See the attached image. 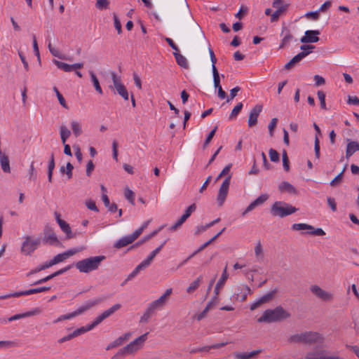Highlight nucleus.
I'll return each mask as SVG.
<instances>
[{
  "mask_svg": "<svg viewBox=\"0 0 359 359\" xmlns=\"http://www.w3.org/2000/svg\"><path fill=\"white\" fill-rule=\"evenodd\" d=\"M53 90L55 91V94H56V96L58 99V101L60 102V104L65 109H68V106L66 103V101L64 98V97L62 96V95L60 93V91L58 90V89L56 88V87H53Z\"/></svg>",
  "mask_w": 359,
  "mask_h": 359,
  "instance_id": "nucleus-51",
  "label": "nucleus"
},
{
  "mask_svg": "<svg viewBox=\"0 0 359 359\" xmlns=\"http://www.w3.org/2000/svg\"><path fill=\"white\" fill-rule=\"evenodd\" d=\"M50 289V287L43 286V287H37V288L29 289V290H25V291H21V294H22V296L29 295V294H36V293H39V292H46V291H48Z\"/></svg>",
  "mask_w": 359,
  "mask_h": 359,
  "instance_id": "nucleus-32",
  "label": "nucleus"
},
{
  "mask_svg": "<svg viewBox=\"0 0 359 359\" xmlns=\"http://www.w3.org/2000/svg\"><path fill=\"white\" fill-rule=\"evenodd\" d=\"M320 34L319 30H307L305 32V35L300 39L302 43H316L319 41L318 36Z\"/></svg>",
  "mask_w": 359,
  "mask_h": 359,
  "instance_id": "nucleus-17",
  "label": "nucleus"
},
{
  "mask_svg": "<svg viewBox=\"0 0 359 359\" xmlns=\"http://www.w3.org/2000/svg\"><path fill=\"white\" fill-rule=\"evenodd\" d=\"M72 267V265H68L53 273H51L50 275L45 277V278H43L40 280H38L37 281L33 283L32 284V285H39V284H42V283H46L47 281L51 280L52 278L57 276H60L65 272H67V271H69L71 268Z\"/></svg>",
  "mask_w": 359,
  "mask_h": 359,
  "instance_id": "nucleus-20",
  "label": "nucleus"
},
{
  "mask_svg": "<svg viewBox=\"0 0 359 359\" xmlns=\"http://www.w3.org/2000/svg\"><path fill=\"white\" fill-rule=\"evenodd\" d=\"M73 169H74L73 165L70 162H68L66 165V167H65V166L60 167V171L62 174H66L68 179H71L72 177V175H73V173H72Z\"/></svg>",
  "mask_w": 359,
  "mask_h": 359,
  "instance_id": "nucleus-36",
  "label": "nucleus"
},
{
  "mask_svg": "<svg viewBox=\"0 0 359 359\" xmlns=\"http://www.w3.org/2000/svg\"><path fill=\"white\" fill-rule=\"evenodd\" d=\"M231 166H232V164L231 163H229L227 165H226L223 170L221 171V172L217 175V177H216L215 179V182H217L219 179H221L222 177L225 176L226 175H227L231 168Z\"/></svg>",
  "mask_w": 359,
  "mask_h": 359,
  "instance_id": "nucleus-58",
  "label": "nucleus"
},
{
  "mask_svg": "<svg viewBox=\"0 0 359 359\" xmlns=\"http://www.w3.org/2000/svg\"><path fill=\"white\" fill-rule=\"evenodd\" d=\"M173 55L178 65L183 68L189 67L187 60L184 56L179 53V52H174Z\"/></svg>",
  "mask_w": 359,
  "mask_h": 359,
  "instance_id": "nucleus-30",
  "label": "nucleus"
},
{
  "mask_svg": "<svg viewBox=\"0 0 359 359\" xmlns=\"http://www.w3.org/2000/svg\"><path fill=\"white\" fill-rule=\"evenodd\" d=\"M297 209L283 201H276L271 206V213L273 216L284 217L297 212Z\"/></svg>",
  "mask_w": 359,
  "mask_h": 359,
  "instance_id": "nucleus-6",
  "label": "nucleus"
},
{
  "mask_svg": "<svg viewBox=\"0 0 359 359\" xmlns=\"http://www.w3.org/2000/svg\"><path fill=\"white\" fill-rule=\"evenodd\" d=\"M262 352L261 349H257L251 352H233V355L236 359H252Z\"/></svg>",
  "mask_w": 359,
  "mask_h": 359,
  "instance_id": "nucleus-22",
  "label": "nucleus"
},
{
  "mask_svg": "<svg viewBox=\"0 0 359 359\" xmlns=\"http://www.w3.org/2000/svg\"><path fill=\"white\" fill-rule=\"evenodd\" d=\"M219 302V294H216L214 293L213 297L212 299L208 302L206 307H208V309L210 310L214 306H215Z\"/></svg>",
  "mask_w": 359,
  "mask_h": 359,
  "instance_id": "nucleus-56",
  "label": "nucleus"
},
{
  "mask_svg": "<svg viewBox=\"0 0 359 359\" xmlns=\"http://www.w3.org/2000/svg\"><path fill=\"white\" fill-rule=\"evenodd\" d=\"M345 170V168L341 170V172L340 173H339L330 183V186L332 187H334L336 186L337 184L340 183L341 180H342V177H343V175H344V172Z\"/></svg>",
  "mask_w": 359,
  "mask_h": 359,
  "instance_id": "nucleus-60",
  "label": "nucleus"
},
{
  "mask_svg": "<svg viewBox=\"0 0 359 359\" xmlns=\"http://www.w3.org/2000/svg\"><path fill=\"white\" fill-rule=\"evenodd\" d=\"M0 163L1 169L4 172H11L10 163L8 156L4 155L0 157Z\"/></svg>",
  "mask_w": 359,
  "mask_h": 359,
  "instance_id": "nucleus-34",
  "label": "nucleus"
},
{
  "mask_svg": "<svg viewBox=\"0 0 359 359\" xmlns=\"http://www.w3.org/2000/svg\"><path fill=\"white\" fill-rule=\"evenodd\" d=\"M71 126L73 133L76 137L80 136L82 134L81 126L78 121H72L71 122Z\"/></svg>",
  "mask_w": 359,
  "mask_h": 359,
  "instance_id": "nucleus-42",
  "label": "nucleus"
},
{
  "mask_svg": "<svg viewBox=\"0 0 359 359\" xmlns=\"http://www.w3.org/2000/svg\"><path fill=\"white\" fill-rule=\"evenodd\" d=\"M53 62L57 66L58 69H62L65 72H70L72 71V65H69L55 59L53 60Z\"/></svg>",
  "mask_w": 359,
  "mask_h": 359,
  "instance_id": "nucleus-40",
  "label": "nucleus"
},
{
  "mask_svg": "<svg viewBox=\"0 0 359 359\" xmlns=\"http://www.w3.org/2000/svg\"><path fill=\"white\" fill-rule=\"evenodd\" d=\"M89 73H90L91 81L93 82V84L94 86V88H95V90L99 94L102 95V93H103L102 89V88H101V86L100 85V82H99L98 79L97 78L96 75L92 71H90Z\"/></svg>",
  "mask_w": 359,
  "mask_h": 359,
  "instance_id": "nucleus-37",
  "label": "nucleus"
},
{
  "mask_svg": "<svg viewBox=\"0 0 359 359\" xmlns=\"http://www.w3.org/2000/svg\"><path fill=\"white\" fill-rule=\"evenodd\" d=\"M217 126H216L210 132V133L208 134V135L207 136L205 142H204V144H203V149H205L206 148V147L208 145V144L210 142V141L212 140V139L213 138L214 135H215V133L217 131Z\"/></svg>",
  "mask_w": 359,
  "mask_h": 359,
  "instance_id": "nucleus-52",
  "label": "nucleus"
},
{
  "mask_svg": "<svg viewBox=\"0 0 359 359\" xmlns=\"http://www.w3.org/2000/svg\"><path fill=\"white\" fill-rule=\"evenodd\" d=\"M18 344L14 341H0V348H12L16 347Z\"/></svg>",
  "mask_w": 359,
  "mask_h": 359,
  "instance_id": "nucleus-59",
  "label": "nucleus"
},
{
  "mask_svg": "<svg viewBox=\"0 0 359 359\" xmlns=\"http://www.w3.org/2000/svg\"><path fill=\"white\" fill-rule=\"evenodd\" d=\"M212 76H213V83L215 88L222 87L220 84V75L215 65H213Z\"/></svg>",
  "mask_w": 359,
  "mask_h": 359,
  "instance_id": "nucleus-41",
  "label": "nucleus"
},
{
  "mask_svg": "<svg viewBox=\"0 0 359 359\" xmlns=\"http://www.w3.org/2000/svg\"><path fill=\"white\" fill-rule=\"evenodd\" d=\"M231 178V175L227 176L223 181L219 189V191L217 196V203L218 204V206L219 207H222L224 205L227 197Z\"/></svg>",
  "mask_w": 359,
  "mask_h": 359,
  "instance_id": "nucleus-9",
  "label": "nucleus"
},
{
  "mask_svg": "<svg viewBox=\"0 0 359 359\" xmlns=\"http://www.w3.org/2000/svg\"><path fill=\"white\" fill-rule=\"evenodd\" d=\"M288 341L290 343L313 344L317 342H322L323 341V337L317 332H304L291 335Z\"/></svg>",
  "mask_w": 359,
  "mask_h": 359,
  "instance_id": "nucleus-4",
  "label": "nucleus"
},
{
  "mask_svg": "<svg viewBox=\"0 0 359 359\" xmlns=\"http://www.w3.org/2000/svg\"><path fill=\"white\" fill-rule=\"evenodd\" d=\"M133 241L128 236H126L118 240L114 245V247L117 249L122 248L123 247L127 246L129 244H131Z\"/></svg>",
  "mask_w": 359,
  "mask_h": 359,
  "instance_id": "nucleus-29",
  "label": "nucleus"
},
{
  "mask_svg": "<svg viewBox=\"0 0 359 359\" xmlns=\"http://www.w3.org/2000/svg\"><path fill=\"white\" fill-rule=\"evenodd\" d=\"M132 335V332H126L123 334V335L120 336L117 339H116L114 341L109 344L106 347V350L109 351L110 349L114 348L118 346L122 345V344L130 339V337Z\"/></svg>",
  "mask_w": 359,
  "mask_h": 359,
  "instance_id": "nucleus-21",
  "label": "nucleus"
},
{
  "mask_svg": "<svg viewBox=\"0 0 359 359\" xmlns=\"http://www.w3.org/2000/svg\"><path fill=\"white\" fill-rule=\"evenodd\" d=\"M278 189L280 192H287L294 195L298 194L297 189L288 182H282L278 186Z\"/></svg>",
  "mask_w": 359,
  "mask_h": 359,
  "instance_id": "nucleus-26",
  "label": "nucleus"
},
{
  "mask_svg": "<svg viewBox=\"0 0 359 359\" xmlns=\"http://www.w3.org/2000/svg\"><path fill=\"white\" fill-rule=\"evenodd\" d=\"M43 241L50 245L58 244L59 241L54 233L53 230L50 226H46L43 230Z\"/></svg>",
  "mask_w": 359,
  "mask_h": 359,
  "instance_id": "nucleus-18",
  "label": "nucleus"
},
{
  "mask_svg": "<svg viewBox=\"0 0 359 359\" xmlns=\"http://www.w3.org/2000/svg\"><path fill=\"white\" fill-rule=\"evenodd\" d=\"M282 160H283V165L285 171H289L290 170V161L289 158L287 154V152L285 151H283L282 155Z\"/></svg>",
  "mask_w": 359,
  "mask_h": 359,
  "instance_id": "nucleus-57",
  "label": "nucleus"
},
{
  "mask_svg": "<svg viewBox=\"0 0 359 359\" xmlns=\"http://www.w3.org/2000/svg\"><path fill=\"white\" fill-rule=\"evenodd\" d=\"M292 229L294 231L309 230L313 229V226L304 223H296L292 224Z\"/></svg>",
  "mask_w": 359,
  "mask_h": 359,
  "instance_id": "nucleus-47",
  "label": "nucleus"
},
{
  "mask_svg": "<svg viewBox=\"0 0 359 359\" xmlns=\"http://www.w3.org/2000/svg\"><path fill=\"white\" fill-rule=\"evenodd\" d=\"M83 248H73L68 250L62 253L58 254L55 255L51 260H50V264L52 266L57 264L60 262H63L64 260L67 259L69 257L81 251Z\"/></svg>",
  "mask_w": 359,
  "mask_h": 359,
  "instance_id": "nucleus-12",
  "label": "nucleus"
},
{
  "mask_svg": "<svg viewBox=\"0 0 359 359\" xmlns=\"http://www.w3.org/2000/svg\"><path fill=\"white\" fill-rule=\"evenodd\" d=\"M313 128L316 132V136H315V142H314V151H315V156L317 158H320V142L318 139V135H321V130L319 128V126L314 123H313Z\"/></svg>",
  "mask_w": 359,
  "mask_h": 359,
  "instance_id": "nucleus-27",
  "label": "nucleus"
},
{
  "mask_svg": "<svg viewBox=\"0 0 359 359\" xmlns=\"http://www.w3.org/2000/svg\"><path fill=\"white\" fill-rule=\"evenodd\" d=\"M277 292H278V290L274 289V290L269 292L268 293L265 294L262 297H261L257 302H254L250 306V310L253 311V310L257 309L260 305H262L264 303L269 302L270 300H271L274 297V296Z\"/></svg>",
  "mask_w": 359,
  "mask_h": 359,
  "instance_id": "nucleus-16",
  "label": "nucleus"
},
{
  "mask_svg": "<svg viewBox=\"0 0 359 359\" xmlns=\"http://www.w3.org/2000/svg\"><path fill=\"white\" fill-rule=\"evenodd\" d=\"M243 106L242 102H238L232 109L229 118L231 120L235 118L242 110Z\"/></svg>",
  "mask_w": 359,
  "mask_h": 359,
  "instance_id": "nucleus-48",
  "label": "nucleus"
},
{
  "mask_svg": "<svg viewBox=\"0 0 359 359\" xmlns=\"http://www.w3.org/2000/svg\"><path fill=\"white\" fill-rule=\"evenodd\" d=\"M40 243V238L32 239L30 236H27L22 243L21 252L25 255H29L38 248Z\"/></svg>",
  "mask_w": 359,
  "mask_h": 359,
  "instance_id": "nucleus-10",
  "label": "nucleus"
},
{
  "mask_svg": "<svg viewBox=\"0 0 359 359\" xmlns=\"http://www.w3.org/2000/svg\"><path fill=\"white\" fill-rule=\"evenodd\" d=\"M203 280V276H199L194 281H193L189 286L187 288V292L192 293L194 292L200 285L201 283Z\"/></svg>",
  "mask_w": 359,
  "mask_h": 359,
  "instance_id": "nucleus-35",
  "label": "nucleus"
},
{
  "mask_svg": "<svg viewBox=\"0 0 359 359\" xmlns=\"http://www.w3.org/2000/svg\"><path fill=\"white\" fill-rule=\"evenodd\" d=\"M60 227L64 233H66L67 238L68 239L72 238L74 237V235L72 233L71 231V228L68 223H67L65 221H64L60 225Z\"/></svg>",
  "mask_w": 359,
  "mask_h": 359,
  "instance_id": "nucleus-44",
  "label": "nucleus"
},
{
  "mask_svg": "<svg viewBox=\"0 0 359 359\" xmlns=\"http://www.w3.org/2000/svg\"><path fill=\"white\" fill-rule=\"evenodd\" d=\"M262 104H256L250 111L248 120L249 127H253L257 123V118L262 110Z\"/></svg>",
  "mask_w": 359,
  "mask_h": 359,
  "instance_id": "nucleus-15",
  "label": "nucleus"
},
{
  "mask_svg": "<svg viewBox=\"0 0 359 359\" xmlns=\"http://www.w3.org/2000/svg\"><path fill=\"white\" fill-rule=\"evenodd\" d=\"M41 310L39 308H35L33 310L25 312V313L15 314L11 317H10L9 318H8L7 320L8 321L16 320H19L21 318L38 315V314L41 313Z\"/></svg>",
  "mask_w": 359,
  "mask_h": 359,
  "instance_id": "nucleus-24",
  "label": "nucleus"
},
{
  "mask_svg": "<svg viewBox=\"0 0 359 359\" xmlns=\"http://www.w3.org/2000/svg\"><path fill=\"white\" fill-rule=\"evenodd\" d=\"M111 77L114 88L117 87L118 85L122 84L121 77L118 76L114 72H111Z\"/></svg>",
  "mask_w": 359,
  "mask_h": 359,
  "instance_id": "nucleus-63",
  "label": "nucleus"
},
{
  "mask_svg": "<svg viewBox=\"0 0 359 359\" xmlns=\"http://www.w3.org/2000/svg\"><path fill=\"white\" fill-rule=\"evenodd\" d=\"M241 90V88L239 86H236L230 90L229 95L227 96V99L226 100V102H230V100H233L236 95L237 93Z\"/></svg>",
  "mask_w": 359,
  "mask_h": 359,
  "instance_id": "nucleus-62",
  "label": "nucleus"
},
{
  "mask_svg": "<svg viewBox=\"0 0 359 359\" xmlns=\"http://www.w3.org/2000/svg\"><path fill=\"white\" fill-rule=\"evenodd\" d=\"M93 330L91 325L89 324V325H87L86 326H83V327H81L80 328H78L76 330H75L72 334L74 335V337H78L88 331H90Z\"/></svg>",
  "mask_w": 359,
  "mask_h": 359,
  "instance_id": "nucleus-49",
  "label": "nucleus"
},
{
  "mask_svg": "<svg viewBox=\"0 0 359 359\" xmlns=\"http://www.w3.org/2000/svg\"><path fill=\"white\" fill-rule=\"evenodd\" d=\"M115 88H116L117 93H118V95H121L125 100H128L129 96H128V90L123 83L121 85H118Z\"/></svg>",
  "mask_w": 359,
  "mask_h": 359,
  "instance_id": "nucleus-46",
  "label": "nucleus"
},
{
  "mask_svg": "<svg viewBox=\"0 0 359 359\" xmlns=\"http://www.w3.org/2000/svg\"><path fill=\"white\" fill-rule=\"evenodd\" d=\"M165 304V302L163 300V297H159L155 301L151 302L149 306L154 311L158 309H161Z\"/></svg>",
  "mask_w": 359,
  "mask_h": 359,
  "instance_id": "nucleus-43",
  "label": "nucleus"
},
{
  "mask_svg": "<svg viewBox=\"0 0 359 359\" xmlns=\"http://www.w3.org/2000/svg\"><path fill=\"white\" fill-rule=\"evenodd\" d=\"M251 293L252 290L250 287L246 285H241L236 288L234 296L237 300L243 302L247 299L248 295Z\"/></svg>",
  "mask_w": 359,
  "mask_h": 359,
  "instance_id": "nucleus-13",
  "label": "nucleus"
},
{
  "mask_svg": "<svg viewBox=\"0 0 359 359\" xmlns=\"http://www.w3.org/2000/svg\"><path fill=\"white\" fill-rule=\"evenodd\" d=\"M268 198L269 196L267 194H262L259 196L246 208V209L242 212V216H245L246 214L253 210L257 206L263 204Z\"/></svg>",
  "mask_w": 359,
  "mask_h": 359,
  "instance_id": "nucleus-19",
  "label": "nucleus"
},
{
  "mask_svg": "<svg viewBox=\"0 0 359 359\" xmlns=\"http://www.w3.org/2000/svg\"><path fill=\"white\" fill-rule=\"evenodd\" d=\"M109 2L108 0H97L95 6L99 10L107 9L109 7Z\"/></svg>",
  "mask_w": 359,
  "mask_h": 359,
  "instance_id": "nucleus-55",
  "label": "nucleus"
},
{
  "mask_svg": "<svg viewBox=\"0 0 359 359\" xmlns=\"http://www.w3.org/2000/svg\"><path fill=\"white\" fill-rule=\"evenodd\" d=\"M317 95L320 100V107L323 109H327L325 104V94L324 92L322 90H318Z\"/></svg>",
  "mask_w": 359,
  "mask_h": 359,
  "instance_id": "nucleus-53",
  "label": "nucleus"
},
{
  "mask_svg": "<svg viewBox=\"0 0 359 359\" xmlns=\"http://www.w3.org/2000/svg\"><path fill=\"white\" fill-rule=\"evenodd\" d=\"M155 311L152 309L149 306H148L147 310L143 313V315L141 316L140 323H148L150 318L153 316Z\"/></svg>",
  "mask_w": 359,
  "mask_h": 359,
  "instance_id": "nucleus-38",
  "label": "nucleus"
},
{
  "mask_svg": "<svg viewBox=\"0 0 359 359\" xmlns=\"http://www.w3.org/2000/svg\"><path fill=\"white\" fill-rule=\"evenodd\" d=\"M55 168V160L54 154H50V161L48 166V180L49 182H52L53 180V172Z\"/></svg>",
  "mask_w": 359,
  "mask_h": 359,
  "instance_id": "nucleus-33",
  "label": "nucleus"
},
{
  "mask_svg": "<svg viewBox=\"0 0 359 359\" xmlns=\"http://www.w3.org/2000/svg\"><path fill=\"white\" fill-rule=\"evenodd\" d=\"M310 53V51H302L293 57L285 65L284 68L285 69H290L295 64L300 62L303 58L307 56Z\"/></svg>",
  "mask_w": 359,
  "mask_h": 359,
  "instance_id": "nucleus-23",
  "label": "nucleus"
},
{
  "mask_svg": "<svg viewBox=\"0 0 359 359\" xmlns=\"http://www.w3.org/2000/svg\"><path fill=\"white\" fill-rule=\"evenodd\" d=\"M287 8V5L285 4L276 8V11L271 14V22H276L278 20L280 15L284 13Z\"/></svg>",
  "mask_w": 359,
  "mask_h": 359,
  "instance_id": "nucleus-31",
  "label": "nucleus"
},
{
  "mask_svg": "<svg viewBox=\"0 0 359 359\" xmlns=\"http://www.w3.org/2000/svg\"><path fill=\"white\" fill-rule=\"evenodd\" d=\"M148 332L143 334L135 340L131 341L129 344L121 348L113 357L117 358L119 357L125 356L127 354H132L141 349L146 340L147 339Z\"/></svg>",
  "mask_w": 359,
  "mask_h": 359,
  "instance_id": "nucleus-5",
  "label": "nucleus"
},
{
  "mask_svg": "<svg viewBox=\"0 0 359 359\" xmlns=\"http://www.w3.org/2000/svg\"><path fill=\"white\" fill-rule=\"evenodd\" d=\"M357 151H359V143L356 141H350L346 146V158H350Z\"/></svg>",
  "mask_w": 359,
  "mask_h": 359,
  "instance_id": "nucleus-28",
  "label": "nucleus"
},
{
  "mask_svg": "<svg viewBox=\"0 0 359 359\" xmlns=\"http://www.w3.org/2000/svg\"><path fill=\"white\" fill-rule=\"evenodd\" d=\"M50 266H51V265L50 264V262H47L44 263L43 264L39 265L37 267L31 270L29 273H27V276L29 277L32 274L36 273L42 270L46 269Z\"/></svg>",
  "mask_w": 359,
  "mask_h": 359,
  "instance_id": "nucleus-45",
  "label": "nucleus"
},
{
  "mask_svg": "<svg viewBox=\"0 0 359 359\" xmlns=\"http://www.w3.org/2000/svg\"><path fill=\"white\" fill-rule=\"evenodd\" d=\"M196 209V205L195 203L189 205L185 210L184 213L181 216V217L173 224L172 225L169 229L171 231H176L179 227H180L186 220L190 217L192 212H194Z\"/></svg>",
  "mask_w": 359,
  "mask_h": 359,
  "instance_id": "nucleus-11",
  "label": "nucleus"
},
{
  "mask_svg": "<svg viewBox=\"0 0 359 359\" xmlns=\"http://www.w3.org/2000/svg\"><path fill=\"white\" fill-rule=\"evenodd\" d=\"M48 48L49 49V51L53 56L59 57L60 59H65V57L63 55L60 54L58 50L52 46L50 41L48 42Z\"/></svg>",
  "mask_w": 359,
  "mask_h": 359,
  "instance_id": "nucleus-61",
  "label": "nucleus"
},
{
  "mask_svg": "<svg viewBox=\"0 0 359 359\" xmlns=\"http://www.w3.org/2000/svg\"><path fill=\"white\" fill-rule=\"evenodd\" d=\"M86 205L90 210H93V211H95L97 212H99V210L96 206L95 202L93 200L90 199V200L86 201Z\"/></svg>",
  "mask_w": 359,
  "mask_h": 359,
  "instance_id": "nucleus-64",
  "label": "nucleus"
},
{
  "mask_svg": "<svg viewBox=\"0 0 359 359\" xmlns=\"http://www.w3.org/2000/svg\"><path fill=\"white\" fill-rule=\"evenodd\" d=\"M158 253V252L156 249L153 250L147 257V258L142 261L140 264H138L135 268V269L128 276V278H126L125 282L132 280L140 273V271L149 266L151 261L154 259V258L156 256Z\"/></svg>",
  "mask_w": 359,
  "mask_h": 359,
  "instance_id": "nucleus-8",
  "label": "nucleus"
},
{
  "mask_svg": "<svg viewBox=\"0 0 359 359\" xmlns=\"http://www.w3.org/2000/svg\"><path fill=\"white\" fill-rule=\"evenodd\" d=\"M106 299L107 298L105 297H100L95 298L94 299L88 300V301L86 302L82 306L79 307L74 312L60 316L57 319L54 320V323H56L60 322L62 320H69L71 318H73L83 313V312L90 309L91 308L100 304V303L104 302Z\"/></svg>",
  "mask_w": 359,
  "mask_h": 359,
  "instance_id": "nucleus-3",
  "label": "nucleus"
},
{
  "mask_svg": "<svg viewBox=\"0 0 359 359\" xmlns=\"http://www.w3.org/2000/svg\"><path fill=\"white\" fill-rule=\"evenodd\" d=\"M310 290L314 295L323 301H330L333 298L332 294L323 290L317 285H311L310 287Z\"/></svg>",
  "mask_w": 359,
  "mask_h": 359,
  "instance_id": "nucleus-14",
  "label": "nucleus"
},
{
  "mask_svg": "<svg viewBox=\"0 0 359 359\" xmlns=\"http://www.w3.org/2000/svg\"><path fill=\"white\" fill-rule=\"evenodd\" d=\"M269 154L270 157V160L272 162H278L280 159V156L278 151L273 149H270L269 151Z\"/></svg>",
  "mask_w": 359,
  "mask_h": 359,
  "instance_id": "nucleus-54",
  "label": "nucleus"
},
{
  "mask_svg": "<svg viewBox=\"0 0 359 359\" xmlns=\"http://www.w3.org/2000/svg\"><path fill=\"white\" fill-rule=\"evenodd\" d=\"M121 307V305L120 304H116L113 305L111 308L109 309L104 311L103 313H101L104 319L107 318L110 316H111L114 312L120 309Z\"/></svg>",
  "mask_w": 359,
  "mask_h": 359,
  "instance_id": "nucleus-39",
  "label": "nucleus"
},
{
  "mask_svg": "<svg viewBox=\"0 0 359 359\" xmlns=\"http://www.w3.org/2000/svg\"><path fill=\"white\" fill-rule=\"evenodd\" d=\"M229 274L227 273V266H226L225 268L223 270V272L222 273V276L217 283H216V285L214 289V293L216 294H219V290L222 289L224 285H225V283L226 280L228 279Z\"/></svg>",
  "mask_w": 359,
  "mask_h": 359,
  "instance_id": "nucleus-25",
  "label": "nucleus"
},
{
  "mask_svg": "<svg viewBox=\"0 0 359 359\" xmlns=\"http://www.w3.org/2000/svg\"><path fill=\"white\" fill-rule=\"evenodd\" d=\"M290 313L281 306H276L274 309H266L263 315L257 319L259 323H273L289 318Z\"/></svg>",
  "mask_w": 359,
  "mask_h": 359,
  "instance_id": "nucleus-1",
  "label": "nucleus"
},
{
  "mask_svg": "<svg viewBox=\"0 0 359 359\" xmlns=\"http://www.w3.org/2000/svg\"><path fill=\"white\" fill-rule=\"evenodd\" d=\"M104 259L105 257L102 255L90 257L77 262L75 266L81 273H88L97 270Z\"/></svg>",
  "mask_w": 359,
  "mask_h": 359,
  "instance_id": "nucleus-2",
  "label": "nucleus"
},
{
  "mask_svg": "<svg viewBox=\"0 0 359 359\" xmlns=\"http://www.w3.org/2000/svg\"><path fill=\"white\" fill-rule=\"evenodd\" d=\"M126 198L133 205H135V194L129 188H126L124 193Z\"/></svg>",
  "mask_w": 359,
  "mask_h": 359,
  "instance_id": "nucleus-50",
  "label": "nucleus"
},
{
  "mask_svg": "<svg viewBox=\"0 0 359 359\" xmlns=\"http://www.w3.org/2000/svg\"><path fill=\"white\" fill-rule=\"evenodd\" d=\"M184 18L187 20L191 29L200 39H205V34L203 32L200 25L194 20L186 0L184 1Z\"/></svg>",
  "mask_w": 359,
  "mask_h": 359,
  "instance_id": "nucleus-7",
  "label": "nucleus"
}]
</instances>
